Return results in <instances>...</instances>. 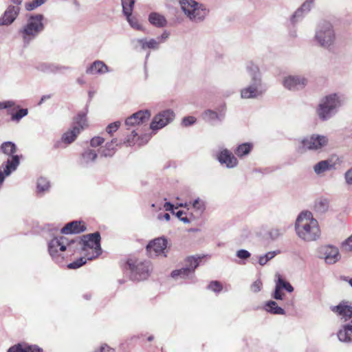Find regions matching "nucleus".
<instances>
[{"instance_id": "obj_1", "label": "nucleus", "mask_w": 352, "mask_h": 352, "mask_svg": "<svg viewBox=\"0 0 352 352\" xmlns=\"http://www.w3.org/2000/svg\"><path fill=\"white\" fill-rule=\"evenodd\" d=\"M244 77L250 79V83L240 90L242 99H256L263 95L265 89L263 86L262 73L260 67L253 61H248L244 66Z\"/></svg>"}, {"instance_id": "obj_2", "label": "nucleus", "mask_w": 352, "mask_h": 352, "mask_svg": "<svg viewBox=\"0 0 352 352\" xmlns=\"http://www.w3.org/2000/svg\"><path fill=\"white\" fill-rule=\"evenodd\" d=\"M295 231L298 237L305 242L316 241L321 234L318 221L309 211H302L298 214Z\"/></svg>"}, {"instance_id": "obj_3", "label": "nucleus", "mask_w": 352, "mask_h": 352, "mask_svg": "<svg viewBox=\"0 0 352 352\" xmlns=\"http://www.w3.org/2000/svg\"><path fill=\"white\" fill-rule=\"evenodd\" d=\"M336 40V30L331 22L323 21L317 25L314 41L318 47L331 52L335 49Z\"/></svg>"}, {"instance_id": "obj_4", "label": "nucleus", "mask_w": 352, "mask_h": 352, "mask_svg": "<svg viewBox=\"0 0 352 352\" xmlns=\"http://www.w3.org/2000/svg\"><path fill=\"white\" fill-rule=\"evenodd\" d=\"M345 103V98L339 94H331L323 97L316 108V114L322 120H327L334 116Z\"/></svg>"}, {"instance_id": "obj_5", "label": "nucleus", "mask_w": 352, "mask_h": 352, "mask_svg": "<svg viewBox=\"0 0 352 352\" xmlns=\"http://www.w3.org/2000/svg\"><path fill=\"white\" fill-rule=\"evenodd\" d=\"M44 16L43 14H31L26 23L19 30V34L25 44H29L44 30Z\"/></svg>"}, {"instance_id": "obj_6", "label": "nucleus", "mask_w": 352, "mask_h": 352, "mask_svg": "<svg viewBox=\"0 0 352 352\" xmlns=\"http://www.w3.org/2000/svg\"><path fill=\"white\" fill-rule=\"evenodd\" d=\"M75 240L82 249V254L88 260L97 258L102 252L100 247V235L96 232L84 235L80 240Z\"/></svg>"}, {"instance_id": "obj_7", "label": "nucleus", "mask_w": 352, "mask_h": 352, "mask_svg": "<svg viewBox=\"0 0 352 352\" xmlns=\"http://www.w3.org/2000/svg\"><path fill=\"white\" fill-rule=\"evenodd\" d=\"M179 3L185 15L192 22L203 21L208 14V10L195 0H179Z\"/></svg>"}, {"instance_id": "obj_8", "label": "nucleus", "mask_w": 352, "mask_h": 352, "mask_svg": "<svg viewBox=\"0 0 352 352\" xmlns=\"http://www.w3.org/2000/svg\"><path fill=\"white\" fill-rule=\"evenodd\" d=\"M74 243V239H69L63 236L54 237L48 243L49 254L56 263L63 264L64 257L62 252Z\"/></svg>"}, {"instance_id": "obj_9", "label": "nucleus", "mask_w": 352, "mask_h": 352, "mask_svg": "<svg viewBox=\"0 0 352 352\" xmlns=\"http://www.w3.org/2000/svg\"><path fill=\"white\" fill-rule=\"evenodd\" d=\"M127 265L131 270V278L135 280L146 279L152 270V265L149 261L130 259L127 261Z\"/></svg>"}, {"instance_id": "obj_10", "label": "nucleus", "mask_w": 352, "mask_h": 352, "mask_svg": "<svg viewBox=\"0 0 352 352\" xmlns=\"http://www.w3.org/2000/svg\"><path fill=\"white\" fill-rule=\"evenodd\" d=\"M199 258L193 256L188 257L185 261V267L173 270L171 272V277L175 280H192L195 278V270L199 265Z\"/></svg>"}, {"instance_id": "obj_11", "label": "nucleus", "mask_w": 352, "mask_h": 352, "mask_svg": "<svg viewBox=\"0 0 352 352\" xmlns=\"http://www.w3.org/2000/svg\"><path fill=\"white\" fill-rule=\"evenodd\" d=\"M146 249L151 258H166L168 252V240L164 237L156 238L147 244Z\"/></svg>"}, {"instance_id": "obj_12", "label": "nucleus", "mask_w": 352, "mask_h": 352, "mask_svg": "<svg viewBox=\"0 0 352 352\" xmlns=\"http://www.w3.org/2000/svg\"><path fill=\"white\" fill-rule=\"evenodd\" d=\"M308 78L303 75H286L282 79V85L290 91L302 90L308 85Z\"/></svg>"}, {"instance_id": "obj_13", "label": "nucleus", "mask_w": 352, "mask_h": 352, "mask_svg": "<svg viewBox=\"0 0 352 352\" xmlns=\"http://www.w3.org/2000/svg\"><path fill=\"white\" fill-rule=\"evenodd\" d=\"M329 139L327 136L312 134L300 140L302 148L306 150L318 151L327 145Z\"/></svg>"}, {"instance_id": "obj_14", "label": "nucleus", "mask_w": 352, "mask_h": 352, "mask_svg": "<svg viewBox=\"0 0 352 352\" xmlns=\"http://www.w3.org/2000/svg\"><path fill=\"white\" fill-rule=\"evenodd\" d=\"M318 257L323 259L327 264H335L341 259L339 250L331 245H324L318 249Z\"/></svg>"}, {"instance_id": "obj_15", "label": "nucleus", "mask_w": 352, "mask_h": 352, "mask_svg": "<svg viewBox=\"0 0 352 352\" xmlns=\"http://www.w3.org/2000/svg\"><path fill=\"white\" fill-rule=\"evenodd\" d=\"M174 118L173 111L170 109L163 111L154 117L151 124V129L153 131L160 129L172 122Z\"/></svg>"}, {"instance_id": "obj_16", "label": "nucleus", "mask_w": 352, "mask_h": 352, "mask_svg": "<svg viewBox=\"0 0 352 352\" xmlns=\"http://www.w3.org/2000/svg\"><path fill=\"white\" fill-rule=\"evenodd\" d=\"M20 164V156L14 155L12 159L7 161L0 166V188H1L5 178L14 172Z\"/></svg>"}, {"instance_id": "obj_17", "label": "nucleus", "mask_w": 352, "mask_h": 352, "mask_svg": "<svg viewBox=\"0 0 352 352\" xmlns=\"http://www.w3.org/2000/svg\"><path fill=\"white\" fill-rule=\"evenodd\" d=\"M80 133V129L78 126H72L63 133L60 140L56 142L54 147L56 148L66 147L74 142Z\"/></svg>"}, {"instance_id": "obj_18", "label": "nucleus", "mask_w": 352, "mask_h": 352, "mask_svg": "<svg viewBox=\"0 0 352 352\" xmlns=\"http://www.w3.org/2000/svg\"><path fill=\"white\" fill-rule=\"evenodd\" d=\"M332 312L336 314L343 321H347L352 317V304L342 301L336 306L330 307Z\"/></svg>"}, {"instance_id": "obj_19", "label": "nucleus", "mask_w": 352, "mask_h": 352, "mask_svg": "<svg viewBox=\"0 0 352 352\" xmlns=\"http://www.w3.org/2000/svg\"><path fill=\"white\" fill-rule=\"evenodd\" d=\"M217 159L221 165H225L228 168H233L238 165L236 157L227 148L221 150L217 154Z\"/></svg>"}, {"instance_id": "obj_20", "label": "nucleus", "mask_w": 352, "mask_h": 352, "mask_svg": "<svg viewBox=\"0 0 352 352\" xmlns=\"http://www.w3.org/2000/svg\"><path fill=\"white\" fill-rule=\"evenodd\" d=\"M20 10L19 6H9L0 17V25L8 26L11 25L18 16Z\"/></svg>"}, {"instance_id": "obj_21", "label": "nucleus", "mask_w": 352, "mask_h": 352, "mask_svg": "<svg viewBox=\"0 0 352 352\" xmlns=\"http://www.w3.org/2000/svg\"><path fill=\"white\" fill-rule=\"evenodd\" d=\"M150 116L151 113L148 110H141L127 118L125 120V124L130 126L140 124L148 120Z\"/></svg>"}, {"instance_id": "obj_22", "label": "nucleus", "mask_w": 352, "mask_h": 352, "mask_svg": "<svg viewBox=\"0 0 352 352\" xmlns=\"http://www.w3.org/2000/svg\"><path fill=\"white\" fill-rule=\"evenodd\" d=\"M315 0H306L291 17L292 23H296L301 19L305 15L308 14L311 10Z\"/></svg>"}, {"instance_id": "obj_23", "label": "nucleus", "mask_w": 352, "mask_h": 352, "mask_svg": "<svg viewBox=\"0 0 352 352\" xmlns=\"http://www.w3.org/2000/svg\"><path fill=\"white\" fill-rule=\"evenodd\" d=\"M108 72V66L102 60H95L86 69L87 74H104Z\"/></svg>"}, {"instance_id": "obj_24", "label": "nucleus", "mask_w": 352, "mask_h": 352, "mask_svg": "<svg viewBox=\"0 0 352 352\" xmlns=\"http://www.w3.org/2000/svg\"><path fill=\"white\" fill-rule=\"evenodd\" d=\"M133 43L135 47H140L143 50H146L147 49L156 50L159 49V42L156 41L155 38H138L133 41Z\"/></svg>"}, {"instance_id": "obj_25", "label": "nucleus", "mask_w": 352, "mask_h": 352, "mask_svg": "<svg viewBox=\"0 0 352 352\" xmlns=\"http://www.w3.org/2000/svg\"><path fill=\"white\" fill-rule=\"evenodd\" d=\"M37 69L45 74H56L62 72L63 70L68 69L69 67L60 66L54 63H41L37 66Z\"/></svg>"}, {"instance_id": "obj_26", "label": "nucleus", "mask_w": 352, "mask_h": 352, "mask_svg": "<svg viewBox=\"0 0 352 352\" xmlns=\"http://www.w3.org/2000/svg\"><path fill=\"white\" fill-rule=\"evenodd\" d=\"M86 230V228L83 223L80 221H72L66 224L62 229L61 232L63 234H77L82 232Z\"/></svg>"}, {"instance_id": "obj_27", "label": "nucleus", "mask_w": 352, "mask_h": 352, "mask_svg": "<svg viewBox=\"0 0 352 352\" xmlns=\"http://www.w3.org/2000/svg\"><path fill=\"white\" fill-rule=\"evenodd\" d=\"M148 21L152 25L158 28L166 27L168 23L163 14L155 12L149 14Z\"/></svg>"}, {"instance_id": "obj_28", "label": "nucleus", "mask_w": 352, "mask_h": 352, "mask_svg": "<svg viewBox=\"0 0 352 352\" xmlns=\"http://www.w3.org/2000/svg\"><path fill=\"white\" fill-rule=\"evenodd\" d=\"M338 338L340 342H350L352 341V325L346 324L338 332Z\"/></svg>"}, {"instance_id": "obj_29", "label": "nucleus", "mask_w": 352, "mask_h": 352, "mask_svg": "<svg viewBox=\"0 0 352 352\" xmlns=\"http://www.w3.org/2000/svg\"><path fill=\"white\" fill-rule=\"evenodd\" d=\"M264 309L272 314L285 315V310L279 307L276 302L274 300H268L264 305Z\"/></svg>"}, {"instance_id": "obj_30", "label": "nucleus", "mask_w": 352, "mask_h": 352, "mask_svg": "<svg viewBox=\"0 0 352 352\" xmlns=\"http://www.w3.org/2000/svg\"><path fill=\"white\" fill-rule=\"evenodd\" d=\"M329 199L324 197H320L315 201L314 209L315 212L318 214H324L329 210Z\"/></svg>"}, {"instance_id": "obj_31", "label": "nucleus", "mask_w": 352, "mask_h": 352, "mask_svg": "<svg viewBox=\"0 0 352 352\" xmlns=\"http://www.w3.org/2000/svg\"><path fill=\"white\" fill-rule=\"evenodd\" d=\"M8 352H42V349L36 346L18 344L10 347Z\"/></svg>"}, {"instance_id": "obj_32", "label": "nucleus", "mask_w": 352, "mask_h": 352, "mask_svg": "<svg viewBox=\"0 0 352 352\" xmlns=\"http://www.w3.org/2000/svg\"><path fill=\"white\" fill-rule=\"evenodd\" d=\"M253 148V144L245 142L239 144L234 150L235 155L239 158L247 156L250 153Z\"/></svg>"}, {"instance_id": "obj_33", "label": "nucleus", "mask_w": 352, "mask_h": 352, "mask_svg": "<svg viewBox=\"0 0 352 352\" xmlns=\"http://www.w3.org/2000/svg\"><path fill=\"white\" fill-rule=\"evenodd\" d=\"M190 207L194 212L198 214H202L206 210V201L200 197H197L192 201H189Z\"/></svg>"}, {"instance_id": "obj_34", "label": "nucleus", "mask_w": 352, "mask_h": 352, "mask_svg": "<svg viewBox=\"0 0 352 352\" xmlns=\"http://www.w3.org/2000/svg\"><path fill=\"white\" fill-rule=\"evenodd\" d=\"M97 156L98 155L94 150L87 149L82 153L80 163L82 165H88L94 162L97 158Z\"/></svg>"}, {"instance_id": "obj_35", "label": "nucleus", "mask_w": 352, "mask_h": 352, "mask_svg": "<svg viewBox=\"0 0 352 352\" xmlns=\"http://www.w3.org/2000/svg\"><path fill=\"white\" fill-rule=\"evenodd\" d=\"M118 146L117 139H113L111 142H107L105 146L100 149V154L104 157H111L113 155L115 147Z\"/></svg>"}, {"instance_id": "obj_36", "label": "nucleus", "mask_w": 352, "mask_h": 352, "mask_svg": "<svg viewBox=\"0 0 352 352\" xmlns=\"http://www.w3.org/2000/svg\"><path fill=\"white\" fill-rule=\"evenodd\" d=\"M333 168V164L328 160H322L317 163L314 166V170L318 175L331 170Z\"/></svg>"}, {"instance_id": "obj_37", "label": "nucleus", "mask_w": 352, "mask_h": 352, "mask_svg": "<svg viewBox=\"0 0 352 352\" xmlns=\"http://www.w3.org/2000/svg\"><path fill=\"white\" fill-rule=\"evenodd\" d=\"M16 149L15 144L10 141L2 143L0 146V150L3 154L11 156L10 159H12V157L15 155L14 154L16 152Z\"/></svg>"}, {"instance_id": "obj_38", "label": "nucleus", "mask_w": 352, "mask_h": 352, "mask_svg": "<svg viewBox=\"0 0 352 352\" xmlns=\"http://www.w3.org/2000/svg\"><path fill=\"white\" fill-rule=\"evenodd\" d=\"M50 188V183L47 178L40 177L36 182V192L40 195H43L48 192Z\"/></svg>"}, {"instance_id": "obj_39", "label": "nucleus", "mask_w": 352, "mask_h": 352, "mask_svg": "<svg viewBox=\"0 0 352 352\" xmlns=\"http://www.w3.org/2000/svg\"><path fill=\"white\" fill-rule=\"evenodd\" d=\"M202 118L205 121L210 123H213L215 121H221L223 120L222 116L210 109L205 111L202 113Z\"/></svg>"}, {"instance_id": "obj_40", "label": "nucleus", "mask_w": 352, "mask_h": 352, "mask_svg": "<svg viewBox=\"0 0 352 352\" xmlns=\"http://www.w3.org/2000/svg\"><path fill=\"white\" fill-rule=\"evenodd\" d=\"M88 123L86 115L84 113H80L75 118L74 125L72 126H78L80 129V132L87 127Z\"/></svg>"}, {"instance_id": "obj_41", "label": "nucleus", "mask_w": 352, "mask_h": 352, "mask_svg": "<svg viewBox=\"0 0 352 352\" xmlns=\"http://www.w3.org/2000/svg\"><path fill=\"white\" fill-rule=\"evenodd\" d=\"M279 251H270L267 252L263 255H261L258 256V262L259 265L263 266L272 258H274L278 254H279Z\"/></svg>"}, {"instance_id": "obj_42", "label": "nucleus", "mask_w": 352, "mask_h": 352, "mask_svg": "<svg viewBox=\"0 0 352 352\" xmlns=\"http://www.w3.org/2000/svg\"><path fill=\"white\" fill-rule=\"evenodd\" d=\"M277 277V280H276V283L279 286V287L283 290L285 289L287 292L291 293L294 291V287L292 285L287 281H285L280 274H277L276 276Z\"/></svg>"}, {"instance_id": "obj_43", "label": "nucleus", "mask_w": 352, "mask_h": 352, "mask_svg": "<svg viewBox=\"0 0 352 352\" xmlns=\"http://www.w3.org/2000/svg\"><path fill=\"white\" fill-rule=\"evenodd\" d=\"M126 17V20L128 23H129L130 26L137 30L144 31V28L143 25L140 23L137 18L135 16H133L131 14H129V15H125Z\"/></svg>"}, {"instance_id": "obj_44", "label": "nucleus", "mask_w": 352, "mask_h": 352, "mask_svg": "<svg viewBox=\"0 0 352 352\" xmlns=\"http://www.w3.org/2000/svg\"><path fill=\"white\" fill-rule=\"evenodd\" d=\"M134 3V0H122V10L124 15L132 13Z\"/></svg>"}, {"instance_id": "obj_45", "label": "nucleus", "mask_w": 352, "mask_h": 352, "mask_svg": "<svg viewBox=\"0 0 352 352\" xmlns=\"http://www.w3.org/2000/svg\"><path fill=\"white\" fill-rule=\"evenodd\" d=\"M8 113L11 115L12 120L19 122L21 118L28 115V111L27 109H19L16 113H12L9 110Z\"/></svg>"}, {"instance_id": "obj_46", "label": "nucleus", "mask_w": 352, "mask_h": 352, "mask_svg": "<svg viewBox=\"0 0 352 352\" xmlns=\"http://www.w3.org/2000/svg\"><path fill=\"white\" fill-rule=\"evenodd\" d=\"M87 260H88L86 256L84 255L83 256L80 257V258L77 259L76 261L69 263L67 267L69 269H77L84 264L86 263Z\"/></svg>"}, {"instance_id": "obj_47", "label": "nucleus", "mask_w": 352, "mask_h": 352, "mask_svg": "<svg viewBox=\"0 0 352 352\" xmlns=\"http://www.w3.org/2000/svg\"><path fill=\"white\" fill-rule=\"evenodd\" d=\"M341 248L346 252H352V234L342 243Z\"/></svg>"}, {"instance_id": "obj_48", "label": "nucleus", "mask_w": 352, "mask_h": 352, "mask_svg": "<svg viewBox=\"0 0 352 352\" xmlns=\"http://www.w3.org/2000/svg\"><path fill=\"white\" fill-rule=\"evenodd\" d=\"M272 297L276 300H283L285 297V294L282 292V289L276 283L275 285V289L272 294Z\"/></svg>"}, {"instance_id": "obj_49", "label": "nucleus", "mask_w": 352, "mask_h": 352, "mask_svg": "<svg viewBox=\"0 0 352 352\" xmlns=\"http://www.w3.org/2000/svg\"><path fill=\"white\" fill-rule=\"evenodd\" d=\"M208 289H210V290H212L216 293H218L222 290V285L218 281L211 282L208 285Z\"/></svg>"}, {"instance_id": "obj_50", "label": "nucleus", "mask_w": 352, "mask_h": 352, "mask_svg": "<svg viewBox=\"0 0 352 352\" xmlns=\"http://www.w3.org/2000/svg\"><path fill=\"white\" fill-rule=\"evenodd\" d=\"M137 136L138 134L135 131H133L131 134L127 138L125 143L128 146H132L137 144Z\"/></svg>"}, {"instance_id": "obj_51", "label": "nucleus", "mask_w": 352, "mask_h": 352, "mask_svg": "<svg viewBox=\"0 0 352 352\" xmlns=\"http://www.w3.org/2000/svg\"><path fill=\"white\" fill-rule=\"evenodd\" d=\"M120 122L117 121V122H113L107 126L106 131L109 134H111L113 132L116 131L118 130V129L120 127Z\"/></svg>"}, {"instance_id": "obj_52", "label": "nucleus", "mask_w": 352, "mask_h": 352, "mask_svg": "<svg viewBox=\"0 0 352 352\" xmlns=\"http://www.w3.org/2000/svg\"><path fill=\"white\" fill-rule=\"evenodd\" d=\"M104 142V139L103 138L96 136L93 138L90 141V145L92 147H97L100 146Z\"/></svg>"}, {"instance_id": "obj_53", "label": "nucleus", "mask_w": 352, "mask_h": 352, "mask_svg": "<svg viewBox=\"0 0 352 352\" xmlns=\"http://www.w3.org/2000/svg\"><path fill=\"white\" fill-rule=\"evenodd\" d=\"M236 254L241 259H248L251 256V254L248 250L243 249L238 250Z\"/></svg>"}, {"instance_id": "obj_54", "label": "nucleus", "mask_w": 352, "mask_h": 352, "mask_svg": "<svg viewBox=\"0 0 352 352\" xmlns=\"http://www.w3.org/2000/svg\"><path fill=\"white\" fill-rule=\"evenodd\" d=\"M169 36H170V33L168 31L165 30L163 32V33L160 36L157 37L155 39L156 41L159 42V46H160L161 43H164L168 39Z\"/></svg>"}, {"instance_id": "obj_55", "label": "nucleus", "mask_w": 352, "mask_h": 352, "mask_svg": "<svg viewBox=\"0 0 352 352\" xmlns=\"http://www.w3.org/2000/svg\"><path fill=\"white\" fill-rule=\"evenodd\" d=\"M262 287V283L260 280H256L251 285V290L254 293H257L261 291Z\"/></svg>"}, {"instance_id": "obj_56", "label": "nucleus", "mask_w": 352, "mask_h": 352, "mask_svg": "<svg viewBox=\"0 0 352 352\" xmlns=\"http://www.w3.org/2000/svg\"><path fill=\"white\" fill-rule=\"evenodd\" d=\"M15 107V102L13 100H6L0 102V109H10Z\"/></svg>"}, {"instance_id": "obj_57", "label": "nucleus", "mask_w": 352, "mask_h": 352, "mask_svg": "<svg viewBox=\"0 0 352 352\" xmlns=\"http://www.w3.org/2000/svg\"><path fill=\"white\" fill-rule=\"evenodd\" d=\"M196 122V118L193 116H188L182 120V124L185 126L192 125Z\"/></svg>"}, {"instance_id": "obj_58", "label": "nucleus", "mask_w": 352, "mask_h": 352, "mask_svg": "<svg viewBox=\"0 0 352 352\" xmlns=\"http://www.w3.org/2000/svg\"><path fill=\"white\" fill-rule=\"evenodd\" d=\"M281 232L280 231V230L278 229H276V228H274V229H272L270 232H269V235H270V237L273 239V240H275L276 239H278L280 235H281Z\"/></svg>"}, {"instance_id": "obj_59", "label": "nucleus", "mask_w": 352, "mask_h": 352, "mask_svg": "<svg viewBox=\"0 0 352 352\" xmlns=\"http://www.w3.org/2000/svg\"><path fill=\"white\" fill-rule=\"evenodd\" d=\"M150 140V135H144L141 137H138L137 138V144L139 146L143 145L148 142Z\"/></svg>"}, {"instance_id": "obj_60", "label": "nucleus", "mask_w": 352, "mask_h": 352, "mask_svg": "<svg viewBox=\"0 0 352 352\" xmlns=\"http://www.w3.org/2000/svg\"><path fill=\"white\" fill-rule=\"evenodd\" d=\"M344 179L348 185H352V167L346 171Z\"/></svg>"}, {"instance_id": "obj_61", "label": "nucleus", "mask_w": 352, "mask_h": 352, "mask_svg": "<svg viewBox=\"0 0 352 352\" xmlns=\"http://www.w3.org/2000/svg\"><path fill=\"white\" fill-rule=\"evenodd\" d=\"M184 212L182 210L177 211L175 213L176 217L185 223H190L189 219L186 217H183Z\"/></svg>"}, {"instance_id": "obj_62", "label": "nucleus", "mask_w": 352, "mask_h": 352, "mask_svg": "<svg viewBox=\"0 0 352 352\" xmlns=\"http://www.w3.org/2000/svg\"><path fill=\"white\" fill-rule=\"evenodd\" d=\"M38 3L33 0L32 2H30L25 4V8L28 11H31L40 6L41 5L37 4Z\"/></svg>"}, {"instance_id": "obj_63", "label": "nucleus", "mask_w": 352, "mask_h": 352, "mask_svg": "<svg viewBox=\"0 0 352 352\" xmlns=\"http://www.w3.org/2000/svg\"><path fill=\"white\" fill-rule=\"evenodd\" d=\"M100 352H115V349L104 344L101 345Z\"/></svg>"}, {"instance_id": "obj_64", "label": "nucleus", "mask_w": 352, "mask_h": 352, "mask_svg": "<svg viewBox=\"0 0 352 352\" xmlns=\"http://www.w3.org/2000/svg\"><path fill=\"white\" fill-rule=\"evenodd\" d=\"M164 208L166 211H170L173 214H175L173 211L174 206L170 202H166L164 205Z\"/></svg>"}]
</instances>
